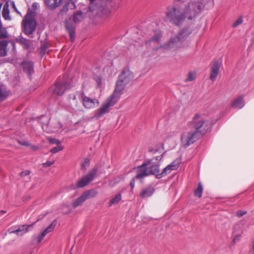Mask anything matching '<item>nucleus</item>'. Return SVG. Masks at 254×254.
I'll use <instances>...</instances> for the list:
<instances>
[{
    "label": "nucleus",
    "mask_w": 254,
    "mask_h": 254,
    "mask_svg": "<svg viewBox=\"0 0 254 254\" xmlns=\"http://www.w3.org/2000/svg\"><path fill=\"white\" fill-rule=\"evenodd\" d=\"M205 0H190L167 9L166 18L172 23L180 26L185 19H194L204 7Z\"/></svg>",
    "instance_id": "obj_1"
},
{
    "label": "nucleus",
    "mask_w": 254,
    "mask_h": 254,
    "mask_svg": "<svg viewBox=\"0 0 254 254\" xmlns=\"http://www.w3.org/2000/svg\"><path fill=\"white\" fill-rule=\"evenodd\" d=\"M133 78V74L129 69L127 68L123 70L118 77L114 93L102 105L101 107L96 111L94 117L98 119L108 113L109 108L114 106L119 100L120 93Z\"/></svg>",
    "instance_id": "obj_2"
},
{
    "label": "nucleus",
    "mask_w": 254,
    "mask_h": 254,
    "mask_svg": "<svg viewBox=\"0 0 254 254\" xmlns=\"http://www.w3.org/2000/svg\"><path fill=\"white\" fill-rule=\"evenodd\" d=\"M191 33L190 28H185L177 35L171 37L168 42L162 44L160 48L166 51H176L183 46V42Z\"/></svg>",
    "instance_id": "obj_3"
},
{
    "label": "nucleus",
    "mask_w": 254,
    "mask_h": 254,
    "mask_svg": "<svg viewBox=\"0 0 254 254\" xmlns=\"http://www.w3.org/2000/svg\"><path fill=\"white\" fill-rule=\"evenodd\" d=\"M161 159V157H156L144 163L140 166L138 167L136 178L137 179H142V178L150 175H154L156 176L159 173V164L158 160Z\"/></svg>",
    "instance_id": "obj_4"
},
{
    "label": "nucleus",
    "mask_w": 254,
    "mask_h": 254,
    "mask_svg": "<svg viewBox=\"0 0 254 254\" xmlns=\"http://www.w3.org/2000/svg\"><path fill=\"white\" fill-rule=\"evenodd\" d=\"M211 122L204 115L196 114L190 123L192 129L197 131L200 135L205 133L211 127Z\"/></svg>",
    "instance_id": "obj_5"
},
{
    "label": "nucleus",
    "mask_w": 254,
    "mask_h": 254,
    "mask_svg": "<svg viewBox=\"0 0 254 254\" xmlns=\"http://www.w3.org/2000/svg\"><path fill=\"white\" fill-rule=\"evenodd\" d=\"M25 34L32 35L36 28L37 23L33 14L27 13L22 23Z\"/></svg>",
    "instance_id": "obj_6"
},
{
    "label": "nucleus",
    "mask_w": 254,
    "mask_h": 254,
    "mask_svg": "<svg viewBox=\"0 0 254 254\" xmlns=\"http://www.w3.org/2000/svg\"><path fill=\"white\" fill-rule=\"evenodd\" d=\"M201 135L192 129L183 133L181 137V145L187 147L197 141Z\"/></svg>",
    "instance_id": "obj_7"
},
{
    "label": "nucleus",
    "mask_w": 254,
    "mask_h": 254,
    "mask_svg": "<svg viewBox=\"0 0 254 254\" xmlns=\"http://www.w3.org/2000/svg\"><path fill=\"white\" fill-rule=\"evenodd\" d=\"M98 193V191L94 189H91L84 191L80 196L72 202V207L75 208L81 205L86 200L96 197Z\"/></svg>",
    "instance_id": "obj_8"
},
{
    "label": "nucleus",
    "mask_w": 254,
    "mask_h": 254,
    "mask_svg": "<svg viewBox=\"0 0 254 254\" xmlns=\"http://www.w3.org/2000/svg\"><path fill=\"white\" fill-rule=\"evenodd\" d=\"M97 168L94 167L90 170L86 175L83 176L80 179L77 183V188H83L87 186L96 177Z\"/></svg>",
    "instance_id": "obj_9"
},
{
    "label": "nucleus",
    "mask_w": 254,
    "mask_h": 254,
    "mask_svg": "<svg viewBox=\"0 0 254 254\" xmlns=\"http://www.w3.org/2000/svg\"><path fill=\"white\" fill-rule=\"evenodd\" d=\"M71 86V85L69 83H67L66 82H57L51 87V90L56 95L61 96L64 94L66 89L70 88Z\"/></svg>",
    "instance_id": "obj_10"
},
{
    "label": "nucleus",
    "mask_w": 254,
    "mask_h": 254,
    "mask_svg": "<svg viewBox=\"0 0 254 254\" xmlns=\"http://www.w3.org/2000/svg\"><path fill=\"white\" fill-rule=\"evenodd\" d=\"M220 64L218 61H214L211 64L210 66V79L214 81L217 77L220 69Z\"/></svg>",
    "instance_id": "obj_11"
},
{
    "label": "nucleus",
    "mask_w": 254,
    "mask_h": 254,
    "mask_svg": "<svg viewBox=\"0 0 254 254\" xmlns=\"http://www.w3.org/2000/svg\"><path fill=\"white\" fill-rule=\"evenodd\" d=\"M82 102L84 106L87 109H91L95 107V105H98L99 101L96 99H91L86 96L82 98Z\"/></svg>",
    "instance_id": "obj_12"
},
{
    "label": "nucleus",
    "mask_w": 254,
    "mask_h": 254,
    "mask_svg": "<svg viewBox=\"0 0 254 254\" xmlns=\"http://www.w3.org/2000/svg\"><path fill=\"white\" fill-rule=\"evenodd\" d=\"M33 224L29 225H21L16 230L10 231V233H15L18 235H20L22 236L28 232L33 227Z\"/></svg>",
    "instance_id": "obj_13"
},
{
    "label": "nucleus",
    "mask_w": 254,
    "mask_h": 254,
    "mask_svg": "<svg viewBox=\"0 0 254 254\" xmlns=\"http://www.w3.org/2000/svg\"><path fill=\"white\" fill-rule=\"evenodd\" d=\"M162 38V33L160 31H155L153 35L150 39L145 41L146 45H150L152 43H158Z\"/></svg>",
    "instance_id": "obj_14"
},
{
    "label": "nucleus",
    "mask_w": 254,
    "mask_h": 254,
    "mask_svg": "<svg viewBox=\"0 0 254 254\" xmlns=\"http://www.w3.org/2000/svg\"><path fill=\"white\" fill-rule=\"evenodd\" d=\"M22 66L24 72L30 75L34 71L33 64L29 61H24L22 63Z\"/></svg>",
    "instance_id": "obj_15"
},
{
    "label": "nucleus",
    "mask_w": 254,
    "mask_h": 254,
    "mask_svg": "<svg viewBox=\"0 0 254 254\" xmlns=\"http://www.w3.org/2000/svg\"><path fill=\"white\" fill-rule=\"evenodd\" d=\"M75 8V3L71 0H67L62 9L61 10L59 14L65 13L69 9H73Z\"/></svg>",
    "instance_id": "obj_16"
},
{
    "label": "nucleus",
    "mask_w": 254,
    "mask_h": 254,
    "mask_svg": "<svg viewBox=\"0 0 254 254\" xmlns=\"http://www.w3.org/2000/svg\"><path fill=\"white\" fill-rule=\"evenodd\" d=\"M245 105V102L242 96H240L235 99L232 103L231 106L232 107L238 109L242 108Z\"/></svg>",
    "instance_id": "obj_17"
},
{
    "label": "nucleus",
    "mask_w": 254,
    "mask_h": 254,
    "mask_svg": "<svg viewBox=\"0 0 254 254\" xmlns=\"http://www.w3.org/2000/svg\"><path fill=\"white\" fill-rule=\"evenodd\" d=\"M63 0H45V2L47 6L54 9L59 7Z\"/></svg>",
    "instance_id": "obj_18"
},
{
    "label": "nucleus",
    "mask_w": 254,
    "mask_h": 254,
    "mask_svg": "<svg viewBox=\"0 0 254 254\" xmlns=\"http://www.w3.org/2000/svg\"><path fill=\"white\" fill-rule=\"evenodd\" d=\"M154 189L153 187L149 186L142 190L140 196L142 198H147L150 196L154 192Z\"/></svg>",
    "instance_id": "obj_19"
},
{
    "label": "nucleus",
    "mask_w": 254,
    "mask_h": 254,
    "mask_svg": "<svg viewBox=\"0 0 254 254\" xmlns=\"http://www.w3.org/2000/svg\"><path fill=\"white\" fill-rule=\"evenodd\" d=\"M65 27L70 35V40L73 41L75 38L74 26L72 24L67 22L65 23Z\"/></svg>",
    "instance_id": "obj_20"
},
{
    "label": "nucleus",
    "mask_w": 254,
    "mask_h": 254,
    "mask_svg": "<svg viewBox=\"0 0 254 254\" xmlns=\"http://www.w3.org/2000/svg\"><path fill=\"white\" fill-rule=\"evenodd\" d=\"M9 95V92L4 86H0V102L5 100Z\"/></svg>",
    "instance_id": "obj_21"
},
{
    "label": "nucleus",
    "mask_w": 254,
    "mask_h": 254,
    "mask_svg": "<svg viewBox=\"0 0 254 254\" xmlns=\"http://www.w3.org/2000/svg\"><path fill=\"white\" fill-rule=\"evenodd\" d=\"M122 199V195L120 193L116 194L113 198H112L109 202V206L115 205L119 203Z\"/></svg>",
    "instance_id": "obj_22"
},
{
    "label": "nucleus",
    "mask_w": 254,
    "mask_h": 254,
    "mask_svg": "<svg viewBox=\"0 0 254 254\" xmlns=\"http://www.w3.org/2000/svg\"><path fill=\"white\" fill-rule=\"evenodd\" d=\"M56 124L57 125L56 127H51L49 128L48 125H43L42 128L44 131H46L47 132H55L57 130V128H61L62 127V125L60 122H57Z\"/></svg>",
    "instance_id": "obj_23"
},
{
    "label": "nucleus",
    "mask_w": 254,
    "mask_h": 254,
    "mask_svg": "<svg viewBox=\"0 0 254 254\" xmlns=\"http://www.w3.org/2000/svg\"><path fill=\"white\" fill-rule=\"evenodd\" d=\"M7 41L6 40L0 41V57H3L6 55V48L7 46Z\"/></svg>",
    "instance_id": "obj_24"
},
{
    "label": "nucleus",
    "mask_w": 254,
    "mask_h": 254,
    "mask_svg": "<svg viewBox=\"0 0 254 254\" xmlns=\"http://www.w3.org/2000/svg\"><path fill=\"white\" fill-rule=\"evenodd\" d=\"M2 15L5 20L10 19V17L9 16V4L8 2H6L3 6Z\"/></svg>",
    "instance_id": "obj_25"
},
{
    "label": "nucleus",
    "mask_w": 254,
    "mask_h": 254,
    "mask_svg": "<svg viewBox=\"0 0 254 254\" xmlns=\"http://www.w3.org/2000/svg\"><path fill=\"white\" fill-rule=\"evenodd\" d=\"M84 17L83 13L81 11H78L73 14V20L74 23H77L81 22Z\"/></svg>",
    "instance_id": "obj_26"
},
{
    "label": "nucleus",
    "mask_w": 254,
    "mask_h": 254,
    "mask_svg": "<svg viewBox=\"0 0 254 254\" xmlns=\"http://www.w3.org/2000/svg\"><path fill=\"white\" fill-rule=\"evenodd\" d=\"M45 236V235L42 232L41 234L34 235L32 238L33 244H39L43 240Z\"/></svg>",
    "instance_id": "obj_27"
},
{
    "label": "nucleus",
    "mask_w": 254,
    "mask_h": 254,
    "mask_svg": "<svg viewBox=\"0 0 254 254\" xmlns=\"http://www.w3.org/2000/svg\"><path fill=\"white\" fill-rule=\"evenodd\" d=\"M8 37V33L6 29L2 25L0 21V39L6 38Z\"/></svg>",
    "instance_id": "obj_28"
},
{
    "label": "nucleus",
    "mask_w": 254,
    "mask_h": 254,
    "mask_svg": "<svg viewBox=\"0 0 254 254\" xmlns=\"http://www.w3.org/2000/svg\"><path fill=\"white\" fill-rule=\"evenodd\" d=\"M181 163V159L180 158H178L174 160L172 163L168 165V166H171V167H169L171 170H177L180 164Z\"/></svg>",
    "instance_id": "obj_29"
},
{
    "label": "nucleus",
    "mask_w": 254,
    "mask_h": 254,
    "mask_svg": "<svg viewBox=\"0 0 254 254\" xmlns=\"http://www.w3.org/2000/svg\"><path fill=\"white\" fill-rule=\"evenodd\" d=\"M171 166H167L165 167L163 171L159 175H157V178H161L164 176L167 175L168 174L170 173L172 171L169 167H171Z\"/></svg>",
    "instance_id": "obj_30"
},
{
    "label": "nucleus",
    "mask_w": 254,
    "mask_h": 254,
    "mask_svg": "<svg viewBox=\"0 0 254 254\" xmlns=\"http://www.w3.org/2000/svg\"><path fill=\"white\" fill-rule=\"evenodd\" d=\"M56 224L54 222L52 223L44 231L42 232L46 236L48 233L53 231L55 227Z\"/></svg>",
    "instance_id": "obj_31"
},
{
    "label": "nucleus",
    "mask_w": 254,
    "mask_h": 254,
    "mask_svg": "<svg viewBox=\"0 0 254 254\" xmlns=\"http://www.w3.org/2000/svg\"><path fill=\"white\" fill-rule=\"evenodd\" d=\"M203 190V188L201 185L199 183L198 184L197 188L194 191V194L196 196L198 197H200L202 195V192Z\"/></svg>",
    "instance_id": "obj_32"
},
{
    "label": "nucleus",
    "mask_w": 254,
    "mask_h": 254,
    "mask_svg": "<svg viewBox=\"0 0 254 254\" xmlns=\"http://www.w3.org/2000/svg\"><path fill=\"white\" fill-rule=\"evenodd\" d=\"M195 78V73L193 72H190L188 77L185 79V82H190L193 81Z\"/></svg>",
    "instance_id": "obj_33"
},
{
    "label": "nucleus",
    "mask_w": 254,
    "mask_h": 254,
    "mask_svg": "<svg viewBox=\"0 0 254 254\" xmlns=\"http://www.w3.org/2000/svg\"><path fill=\"white\" fill-rule=\"evenodd\" d=\"M57 145V146L51 149V152L54 154L63 149L64 147L61 144H59Z\"/></svg>",
    "instance_id": "obj_34"
},
{
    "label": "nucleus",
    "mask_w": 254,
    "mask_h": 254,
    "mask_svg": "<svg viewBox=\"0 0 254 254\" xmlns=\"http://www.w3.org/2000/svg\"><path fill=\"white\" fill-rule=\"evenodd\" d=\"M71 105L74 110H78L77 107H78V104L77 102L76 101V97L75 96H74L72 100L71 101Z\"/></svg>",
    "instance_id": "obj_35"
},
{
    "label": "nucleus",
    "mask_w": 254,
    "mask_h": 254,
    "mask_svg": "<svg viewBox=\"0 0 254 254\" xmlns=\"http://www.w3.org/2000/svg\"><path fill=\"white\" fill-rule=\"evenodd\" d=\"M90 0V3L89 6V10L91 11H93L95 10L96 9L97 6L95 5V1L96 0Z\"/></svg>",
    "instance_id": "obj_36"
},
{
    "label": "nucleus",
    "mask_w": 254,
    "mask_h": 254,
    "mask_svg": "<svg viewBox=\"0 0 254 254\" xmlns=\"http://www.w3.org/2000/svg\"><path fill=\"white\" fill-rule=\"evenodd\" d=\"M243 22V19L242 17H240L238 18L236 21L233 24V27L235 28L237 27L238 25L242 24Z\"/></svg>",
    "instance_id": "obj_37"
},
{
    "label": "nucleus",
    "mask_w": 254,
    "mask_h": 254,
    "mask_svg": "<svg viewBox=\"0 0 254 254\" xmlns=\"http://www.w3.org/2000/svg\"><path fill=\"white\" fill-rule=\"evenodd\" d=\"M21 43L23 45L25 49H28L29 47V41L25 39L20 40Z\"/></svg>",
    "instance_id": "obj_38"
},
{
    "label": "nucleus",
    "mask_w": 254,
    "mask_h": 254,
    "mask_svg": "<svg viewBox=\"0 0 254 254\" xmlns=\"http://www.w3.org/2000/svg\"><path fill=\"white\" fill-rule=\"evenodd\" d=\"M89 160L87 158L85 159L81 164L82 169L86 170V167L89 165Z\"/></svg>",
    "instance_id": "obj_39"
},
{
    "label": "nucleus",
    "mask_w": 254,
    "mask_h": 254,
    "mask_svg": "<svg viewBox=\"0 0 254 254\" xmlns=\"http://www.w3.org/2000/svg\"><path fill=\"white\" fill-rule=\"evenodd\" d=\"M48 140L52 144H55L57 145L61 144V141L54 138H49Z\"/></svg>",
    "instance_id": "obj_40"
},
{
    "label": "nucleus",
    "mask_w": 254,
    "mask_h": 254,
    "mask_svg": "<svg viewBox=\"0 0 254 254\" xmlns=\"http://www.w3.org/2000/svg\"><path fill=\"white\" fill-rule=\"evenodd\" d=\"M247 213L245 210H239L236 212V215L238 217H241Z\"/></svg>",
    "instance_id": "obj_41"
},
{
    "label": "nucleus",
    "mask_w": 254,
    "mask_h": 254,
    "mask_svg": "<svg viewBox=\"0 0 254 254\" xmlns=\"http://www.w3.org/2000/svg\"><path fill=\"white\" fill-rule=\"evenodd\" d=\"M30 172L29 170H25L24 171L21 172L20 173V176L21 177H23L26 176H28L30 174Z\"/></svg>",
    "instance_id": "obj_42"
},
{
    "label": "nucleus",
    "mask_w": 254,
    "mask_h": 254,
    "mask_svg": "<svg viewBox=\"0 0 254 254\" xmlns=\"http://www.w3.org/2000/svg\"><path fill=\"white\" fill-rule=\"evenodd\" d=\"M54 163V161H47L43 164V166L44 167H48L51 166Z\"/></svg>",
    "instance_id": "obj_43"
},
{
    "label": "nucleus",
    "mask_w": 254,
    "mask_h": 254,
    "mask_svg": "<svg viewBox=\"0 0 254 254\" xmlns=\"http://www.w3.org/2000/svg\"><path fill=\"white\" fill-rule=\"evenodd\" d=\"M119 181H120V179H119V178L115 179L114 180L111 181L110 182L109 185L110 186H111L112 187H113L115 185V183H118Z\"/></svg>",
    "instance_id": "obj_44"
},
{
    "label": "nucleus",
    "mask_w": 254,
    "mask_h": 254,
    "mask_svg": "<svg viewBox=\"0 0 254 254\" xmlns=\"http://www.w3.org/2000/svg\"><path fill=\"white\" fill-rule=\"evenodd\" d=\"M137 179L136 177L135 178H133L130 182V186L132 189H133L134 187V183H135V179Z\"/></svg>",
    "instance_id": "obj_45"
},
{
    "label": "nucleus",
    "mask_w": 254,
    "mask_h": 254,
    "mask_svg": "<svg viewBox=\"0 0 254 254\" xmlns=\"http://www.w3.org/2000/svg\"><path fill=\"white\" fill-rule=\"evenodd\" d=\"M239 235L235 236L233 239V241L234 243H236V242L238 241L239 240Z\"/></svg>",
    "instance_id": "obj_46"
},
{
    "label": "nucleus",
    "mask_w": 254,
    "mask_h": 254,
    "mask_svg": "<svg viewBox=\"0 0 254 254\" xmlns=\"http://www.w3.org/2000/svg\"><path fill=\"white\" fill-rule=\"evenodd\" d=\"M11 4L12 5V7L13 8L16 10L17 11V9H16V6L15 5V3L13 1H11L10 2Z\"/></svg>",
    "instance_id": "obj_47"
},
{
    "label": "nucleus",
    "mask_w": 254,
    "mask_h": 254,
    "mask_svg": "<svg viewBox=\"0 0 254 254\" xmlns=\"http://www.w3.org/2000/svg\"><path fill=\"white\" fill-rule=\"evenodd\" d=\"M20 144L23 145H28V143H26V142H23V143H20L19 142Z\"/></svg>",
    "instance_id": "obj_48"
},
{
    "label": "nucleus",
    "mask_w": 254,
    "mask_h": 254,
    "mask_svg": "<svg viewBox=\"0 0 254 254\" xmlns=\"http://www.w3.org/2000/svg\"><path fill=\"white\" fill-rule=\"evenodd\" d=\"M0 213H1V214H4V213H5V211H3V210H1V211H0Z\"/></svg>",
    "instance_id": "obj_49"
},
{
    "label": "nucleus",
    "mask_w": 254,
    "mask_h": 254,
    "mask_svg": "<svg viewBox=\"0 0 254 254\" xmlns=\"http://www.w3.org/2000/svg\"><path fill=\"white\" fill-rule=\"evenodd\" d=\"M149 151L150 152H152V151H153V150H152V149H149Z\"/></svg>",
    "instance_id": "obj_50"
},
{
    "label": "nucleus",
    "mask_w": 254,
    "mask_h": 254,
    "mask_svg": "<svg viewBox=\"0 0 254 254\" xmlns=\"http://www.w3.org/2000/svg\"><path fill=\"white\" fill-rule=\"evenodd\" d=\"M63 207H67V205H64Z\"/></svg>",
    "instance_id": "obj_51"
},
{
    "label": "nucleus",
    "mask_w": 254,
    "mask_h": 254,
    "mask_svg": "<svg viewBox=\"0 0 254 254\" xmlns=\"http://www.w3.org/2000/svg\"><path fill=\"white\" fill-rule=\"evenodd\" d=\"M64 213H68V212H65V211H64Z\"/></svg>",
    "instance_id": "obj_52"
}]
</instances>
